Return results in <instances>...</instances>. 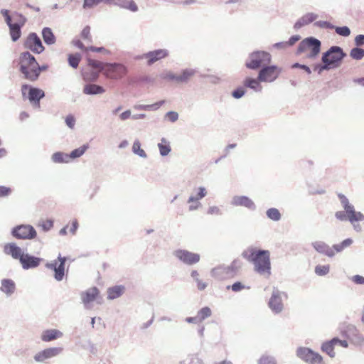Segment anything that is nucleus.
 I'll return each instance as SVG.
<instances>
[{"label":"nucleus","mask_w":364,"mask_h":364,"mask_svg":"<svg viewBox=\"0 0 364 364\" xmlns=\"http://www.w3.org/2000/svg\"><path fill=\"white\" fill-rule=\"evenodd\" d=\"M242 257L254 264V270L260 275L271 274L270 252L267 250L249 247L242 253Z\"/></svg>","instance_id":"1"},{"label":"nucleus","mask_w":364,"mask_h":364,"mask_svg":"<svg viewBox=\"0 0 364 364\" xmlns=\"http://www.w3.org/2000/svg\"><path fill=\"white\" fill-rule=\"evenodd\" d=\"M4 252L13 259H18L23 269L28 270L38 267L43 258L25 253L15 242H9L4 246Z\"/></svg>","instance_id":"2"},{"label":"nucleus","mask_w":364,"mask_h":364,"mask_svg":"<svg viewBox=\"0 0 364 364\" xmlns=\"http://www.w3.org/2000/svg\"><path fill=\"white\" fill-rule=\"evenodd\" d=\"M347 54L338 46H331L322 53L321 63H325L328 70L339 68Z\"/></svg>","instance_id":"3"},{"label":"nucleus","mask_w":364,"mask_h":364,"mask_svg":"<svg viewBox=\"0 0 364 364\" xmlns=\"http://www.w3.org/2000/svg\"><path fill=\"white\" fill-rule=\"evenodd\" d=\"M272 61L269 53L264 50H255L250 53L247 58L245 65L252 70H260Z\"/></svg>","instance_id":"4"},{"label":"nucleus","mask_w":364,"mask_h":364,"mask_svg":"<svg viewBox=\"0 0 364 364\" xmlns=\"http://www.w3.org/2000/svg\"><path fill=\"white\" fill-rule=\"evenodd\" d=\"M321 42L314 36H309L303 39L297 47L296 54H300L307 50L310 53L306 57L309 59H315L321 52Z\"/></svg>","instance_id":"5"},{"label":"nucleus","mask_w":364,"mask_h":364,"mask_svg":"<svg viewBox=\"0 0 364 364\" xmlns=\"http://www.w3.org/2000/svg\"><path fill=\"white\" fill-rule=\"evenodd\" d=\"M21 94L23 99H28L35 109H40L41 100L46 94L41 88L33 87L28 84H23L21 86Z\"/></svg>","instance_id":"6"},{"label":"nucleus","mask_w":364,"mask_h":364,"mask_svg":"<svg viewBox=\"0 0 364 364\" xmlns=\"http://www.w3.org/2000/svg\"><path fill=\"white\" fill-rule=\"evenodd\" d=\"M36 65H38V62L32 54L28 51H24L21 53L19 57V72L23 75L24 79H28L31 70Z\"/></svg>","instance_id":"7"},{"label":"nucleus","mask_w":364,"mask_h":364,"mask_svg":"<svg viewBox=\"0 0 364 364\" xmlns=\"http://www.w3.org/2000/svg\"><path fill=\"white\" fill-rule=\"evenodd\" d=\"M11 235L17 240H33L36 237L37 232L31 225H18L11 230Z\"/></svg>","instance_id":"8"},{"label":"nucleus","mask_w":364,"mask_h":364,"mask_svg":"<svg viewBox=\"0 0 364 364\" xmlns=\"http://www.w3.org/2000/svg\"><path fill=\"white\" fill-rule=\"evenodd\" d=\"M296 356L308 364H325L323 357L318 353L314 351L309 348H298Z\"/></svg>","instance_id":"9"},{"label":"nucleus","mask_w":364,"mask_h":364,"mask_svg":"<svg viewBox=\"0 0 364 364\" xmlns=\"http://www.w3.org/2000/svg\"><path fill=\"white\" fill-rule=\"evenodd\" d=\"M281 73V68L276 65L267 64L259 70V80L262 82H273L279 77Z\"/></svg>","instance_id":"10"},{"label":"nucleus","mask_w":364,"mask_h":364,"mask_svg":"<svg viewBox=\"0 0 364 364\" xmlns=\"http://www.w3.org/2000/svg\"><path fill=\"white\" fill-rule=\"evenodd\" d=\"M66 261L67 257H62L60 254L58 259L53 260L51 262H47L45 265L46 268L54 271V278L58 282L62 281L64 278Z\"/></svg>","instance_id":"11"},{"label":"nucleus","mask_w":364,"mask_h":364,"mask_svg":"<svg viewBox=\"0 0 364 364\" xmlns=\"http://www.w3.org/2000/svg\"><path fill=\"white\" fill-rule=\"evenodd\" d=\"M24 48L34 53L40 54L45 50L41 39L35 32L30 33L23 43Z\"/></svg>","instance_id":"12"},{"label":"nucleus","mask_w":364,"mask_h":364,"mask_svg":"<svg viewBox=\"0 0 364 364\" xmlns=\"http://www.w3.org/2000/svg\"><path fill=\"white\" fill-rule=\"evenodd\" d=\"M104 73L109 78L119 79L127 74V68L121 63H106Z\"/></svg>","instance_id":"13"},{"label":"nucleus","mask_w":364,"mask_h":364,"mask_svg":"<svg viewBox=\"0 0 364 364\" xmlns=\"http://www.w3.org/2000/svg\"><path fill=\"white\" fill-rule=\"evenodd\" d=\"M173 255L181 262L189 266L198 263L200 259L199 254L186 250H176L174 251Z\"/></svg>","instance_id":"14"},{"label":"nucleus","mask_w":364,"mask_h":364,"mask_svg":"<svg viewBox=\"0 0 364 364\" xmlns=\"http://www.w3.org/2000/svg\"><path fill=\"white\" fill-rule=\"evenodd\" d=\"M282 295L287 296L286 293L274 288L272 296L268 301L269 309L276 314L281 313L284 309Z\"/></svg>","instance_id":"15"},{"label":"nucleus","mask_w":364,"mask_h":364,"mask_svg":"<svg viewBox=\"0 0 364 364\" xmlns=\"http://www.w3.org/2000/svg\"><path fill=\"white\" fill-rule=\"evenodd\" d=\"M169 53V50L166 48L156 49L145 53L146 65L151 66L156 62L167 58Z\"/></svg>","instance_id":"16"},{"label":"nucleus","mask_w":364,"mask_h":364,"mask_svg":"<svg viewBox=\"0 0 364 364\" xmlns=\"http://www.w3.org/2000/svg\"><path fill=\"white\" fill-rule=\"evenodd\" d=\"M345 336L350 342L357 346H361L364 344V336L359 333L358 330L353 325H348L345 331Z\"/></svg>","instance_id":"17"},{"label":"nucleus","mask_w":364,"mask_h":364,"mask_svg":"<svg viewBox=\"0 0 364 364\" xmlns=\"http://www.w3.org/2000/svg\"><path fill=\"white\" fill-rule=\"evenodd\" d=\"M19 19L9 27V34L13 42H16L21 36V28L26 22V18L21 14H16Z\"/></svg>","instance_id":"18"},{"label":"nucleus","mask_w":364,"mask_h":364,"mask_svg":"<svg viewBox=\"0 0 364 364\" xmlns=\"http://www.w3.org/2000/svg\"><path fill=\"white\" fill-rule=\"evenodd\" d=\"M231 205L233 206H241L254 211L257 206L254 201L246 196H235L231 200Z\"/></svg>","instance_id":"19"},{"label":"nucleus","mask_w":364,"mask_h":364,"mask_svg":"<svg viewBox=\"0 0 364 364\" xmlns=\"http://www.w3.org/2000/svg\"><path fill=\"white\" fill-rule=\"evenodd\" d=\"M63 351L60 347H53L44 349L34 355V360L36 362H43L44 360L59 355Z\"/></svg>","instance_id":"20"},{"label":"nucleus","mask_w":364,"mask_h":364,"mask_svg":"<svg viewBox=\"0 0 364 364\" xmlns=\"http://www.w3.org/2000/svg\"><path fill=\"white\" fill-rule=\"evenodd\" d=\"M108 5H114L134 13L139 11V7L134 0H108Z\"/></svg>","instance_id":"21"},{"label":"nucleus","mask_w":364,"mask_h":364,"mask_svg":"<svg viewBox=\"0 0 364 364\" xmlns=\"http://www.w3.org/2000/svg\"><path fill=\"white\" fill-rule=\"evenodd\" d=\"M313 248L318 253L326 255L328 257H333L335 252L333 249L323 241H315L311 243Z\"/></svg>","instance_id":"22"},{"label":"nucleus","mask_w":364,"mask_h":364,"mask_svg":"<svg viewBox=\"0 0 364 364\" xmlns=\"http://www.w3.org/2000/svg\"><path fill=\"white\" fill-rule=\"evenodd\" d=\"M210 274L213 277L218 280H225L230 278H232L227 266L219 265L213 269L210 272Z\"/></svg>","instance_id":"23"},{"label":"nucleus","mask_w":364,"mask_h":364,"mask_svg":"<svg viewBox=\"0 0 364 364\" xmlns=\"http://www.w3.org/2000/svg\"><path fill=\"white\" fill-rule=\"evenodd\" d=\"M262 81L259 80V75L256 78L252 77H246L243 80V86L252 90L255 92H261L262 91Z\"/></svg>","instance_id":"24"},{"label":"nucleus","mask_w":364,"mask_h":364,"mask_svg":"<svg viewBox=\"0 0 364 364\" xmlns=\"http://www.w3.org/2000/svg\"><path fill=\"white\" fill-rule=\"evenodd\" d=\"M82 92L87 95H97L105 93V89L100 85L90 82L84 85Z\"/></svg>","instance_id":"25"},{"label":"nucleus","mask_w":364,"mask_h":364,"mask_svg":"<svg viewBox=\"0 0 364 364\" xmlns=\"http://www.w3.org/2000/svg\"><path fill=\"white\" fill-rule=\"evenodd\" d=\"M318 18V15L314 13H307L299 18L294 25V28L298 30L301 27L314 22Z\"/></svg>","instance_id":"26"},{"label":"nucleus","mask_w":364,"mask_h":364,"mask_svg":"<svg viewBox=\"0 0 364 364\" xmlns=\"http://www.w3.org/2000/svg\"><path fill=\"white\" fill-rule=\"evenodd\" d=\"M100 291L97 287H93L81 293V299L84 304L94 301L98 296Z\"/></svg>","instance_id":"27"},{"label":"nucleus","mask_w":364,"mask_h":364,"mask_svg":"<svg viewBox=\"0 0 364 364\" xmlns=\"http://www.w3.org/2000/svg\"><path fill=\"white\" fill-rule=\"evenodd\" d=\"M0 291L7 296H11L16 290V284L11 279H3L1 281Z\"/></svg>","instance_id":"28"},{"label":"nucleus","mask_w":364,"mask_h":364,"mask_svg":"<svg viewBox=\"0 0 364 364\" xmlns=\"http://www.w3.org/2000/svg\"><path fill=\"white\" fill-rule=\"evenodd\" d=\"M63 336V332L58 329H47L43 331L41 340L44 342H50L61 338Z\"/></svg>","instance_id":"29"},{"label":"nucleus","mask_w":364,"mask_h":364,"mask_svg":"<svg viewBox=\"0 0 364 364\" xmlns=\"http://www.w3.org/2000/svg\"><path fill=\"white\" fill-rule=\"evenodd\" d=\"M41 36L44 43L48 46L53 45L56 42V37L49 27H44L42 29Z\"/></svg>","instance_id":"30"},{"label":"nucleus","mask_w":364,"mask_h":364,"mask_svg":"<svg viewBox=\"0 0 364 364\" xmlns=\"http://www.w3.org/2000/svg\"><path fill=\"white\" fill-rule=\"evenodd\" d=\"M124 287L122 285H115L114 287L108 288L107 299L113 300L119 297L124 293Z\"/></svg>","instance_id":"31"},{"label":"nucleus","mask_w":364,"mask_h":364,"mask_svg":"<svg viewBox=\"0 0 364 364\" xmlns=\"http://www.w3.org/2000/svg\"><path fill=\"white\" fill-rule=\"evenodd\" d=\"M48 68V65L44 64L42 65H39V64L38 63V65H36L35 68L31 70V74L28 77L27 80L31 82L36 81L38 79L41 73L47 70Z\"/></svg>","instance_id":"32"},{"label":"nucleus","mask_w":364,"mask_h":364,"mask_svg":"<svg viewBox=\"0 0 364 364\" xmlns=\"http://www.w3.org/2000/svg\"><path fill=\"white\" fill-rule=\"evenodd\" d=\"M196 73V70L192 68H186L181 70V73L178 75V83H186L189 81L191 77H192Z\"/></svg>","instance_id":"33"},{"label":"nucleus","mask_w":364,"mask_h":364,"mask_svg":"<svg viewBox=\"0 0 364 364\" xmlns=\"http://www.w3.org/2000/svg\"><path fill=\"white\" fill-rule=\"evenodd\" d=\"M348 215V220L353 224L355 222L364 220V215L360 212L355 210L354 206L346 212Z\"/></svg>","instance_id":"34"},{"label":"nucleus","mask_w":364,"mask_h":364,"mask_svg":"<svg viewBox=\"0 0 364 364\" xmlns=\"http://www.w3.org/2000/svg\"><path fill=\"white\" fill-rule=\"evenodd\" d=\"M207 194H208V192H207L206 188L203 186H200L198 188L197 193L195 196H189V198L187 200V203H190L199 201L200 200L205 198L207 196Z\"/></svg>","instance_id":"35"},{"label":"nucleus","mask_w":364,"mask_h":364,"mask_svg":"<svg viewBox=\"0 0 364 364\" xmlns=\"http://www.w3.org/2000/svg\"><path fill=\"white\" fill-rule=\"evenodd\" d=\"M89 149V144H85L79 148L73 149L68 154L69 160L75 159L82 156L85 152Z\"/></svg>","instance_id":"36"},{"label":"nucleus","mask_w":364,"mask_h":364,"mask_svg":"<svg viewBox=\"0 0 364 364\" xmlns=\"http://www.w3.org/2000/svg\"><path fill=\"white\" fill-rule=\"evenodd\" d=\"M158 147L161 156H166L171 151L170 143L165 138L161 139V142L158 144Z\"/></svg>","instance_id":"37"},{"label":"nucleus","mask_w":364,"mask_h":364,"mask_svg":"<svg viewBox=\"0 0 364 364\" xmlns=\"http://www.w3.org/2000/svg\"><path fill=\"white\" fill-rule=\"evenodd\" d=\"M51 160L55 164L70 162L68 154H65L61 151L55 152L51 156Z\"/></svg>","instance_id":"38"},{"label":"nucleus","mask_w":364,"mask_h":364,"mask_svg":"<svg viewBox=\"0 0 364 364\" xmlns=\"http://www.w3.org/2000/svg\"><path fill=\"white\" fill-rule=\"evenodd\" d=\"M353 242V240L351 238H346L338 244H334L331 248L335 252L339 253L350 247Z\"/></svg>","instance_id":"39"},{"label":"nucleus","mask_w":364,"mask_h":364,"mask_svg":"<svg viewBox=\"0 0 364 364\" xmlns=\"http://www.w3.org/2000/svg\"><path fill=\"white\" fill-rule=\"evenodd\" d=\"M82 59V55L79 53H70L68 55V62L70 67L76 69Z\"/></svg>","instance_id":"40"},{"label":"nucleus","mask_w":364,"mask_h":364,"mask_svg":"<svg viewBox=\"0 0 364 364\" xmlns=\"http://www.w3.org/2000/svg\"><path fill=\"white\" fill-rule=\"evenodd\" d=\"M242 262L239 259H235L230 265L227 266L229 273L234 277L238 272L239 269L242 267Z\"/></svg>","instance_id":"41"},{"label":"nucleus","mask_w":364,"mask_h":364,"mask_svg":"<svg viewBox=\"0 0 364 364\" xmlns=\"http://www.w3.org/2000/svg\"><path fill=\"white\" fill-rule=\"evenodd\" d=\"M212 315V311L210 307L208 306H204L201 308L198 312H197V318L198 319L199 323L203 322L206 318L210 317Z\"/></svg>","instance_id":"42"},{"label":"nucleus","mask_w":364,"mask_h":364,"mask_svg":"<svg viewBox=\"0 0 364 364\" xmlns=\"http://www.w3.org/2000/svg\"><path fill=\"white\" fill-rule=\"evenodd\" d=\"M267 217L273 220V221H279L282 218V215L279 210L276 208H270L266 211Z\"/></svg>","instance_id":"43"},{"label":"nucleus","mask_w":364,"mask_h":364,"mask_svg":"<svg viewBox=\"0 0 364 364\" xmlns=\"http://www.w3.org/2000/svg\"><path fill=\"white\" fill-rule=\"evenodd\" d=\"M321 349L323 352L326 353L331 358L335 357L336 353L334 352V346L328 341H326L322 343Z\"/></svg>","instance_id":"44"},{"label":"nucleus","mask_w":364,"mask_h":364,"mask_svg":"<svg viewBox=\"0 0 364 364\" xmlns=\"http://www.w3.org/2000/svg\"><path fill=\"white\" fill-rule=\"evenodd\" d=\"M132 151L134 152V154L139 156L141 158L145 159L147 157V155L144 150L141 148V143L138 139L134 141L132 146Z\"/></svg>","instance_id":"45"},{"label":"nucleus","mask_w":364,"mask_h":364,"mask_svg":"<svg viewBox=\"0 0 364 364\" xmlns=\"http://www.w3.org/2000/svg\"><path fill=\"white\" fill-rule=\"evenodd\" d=\"M350 56L354 60H361L364 57V49L358 46L353 48L350 51Z\"/></svg>","instance_id":"46"},{"label":"nucleus","mask_w":364,"mask_h":364,"mask_svg":"<svg viewBox=\"0 0 364 364\" xmlns=\"http://www.w3.org/2000/svg\"><path fill=\"white\" fill-rule=\"evenodd\" d=\"M87 65L91 67L92 69H97L100 71H103L105 68L106 64H104L102 62L97 61L96 60H93L91 58H87Z\"/></svg>","instance_id":"47"},{"label":"nucleus","mask_w":364,"mask_h":364,"mask_svg":"<svg viewBox=\"0 0 364 364\" xmlns=\"http://www.w3.org/2000/svg\"><path fill=\"white\" fill-rule=\"evenodd\" d=\"M330 271V265H321L318 264L315 267L314 272L318 276H326L329 273Z\"/></svg>","instance_id":"48"},{"label":"nucleus","mask_w":364,"mask_h":364,"mask_svg":"<svg viewBox=\"0 0 364 364\" xmlns=\"http://www.w3.org/2000/svg\"><path fill=\"white\" fill-rule=\"evenodd\" d=\"M100 3L108 5V0H84L82 7L85 9L92 8Z\"/></svg>","instance_id":"49"},{"label":"nucleus","mask_w":364,"mask_h":364,"mask_svg":"<svg viewBox=\"0 0 364 364\" xmlns=\"http://www.w3.org/2000/svg\"><path fill=\"white\" fill-rule=\"evenodd\" d=\"M227 289H231L234 292H239L245 289H250V287H246L241 282H235L232 285H228L226 287Z\"/></svg>","instance_id":"50"},{"label":"nucleus","mask_w":364,"mask_h":364,"mask_svg":"<svg viewBox=\"0 0 364 364\" xmlns=\"http://www.w3.org/2000/svg\"><path fill=\"white\" fill-rule=\"evenodd\" d=\"M0 13L4 16V21L9 28L14 26V22H13L12 17L10 15V11L8 9H2L0 11Z\"/></svg>","instance_id":"51"},{"label":"nucleus","mask_w":364,"mask_h":364,"mask_svg":"<svg viewBox=\"0 0 364 364\" xmlns=\"http://www.w3.org/2000/svg\"><path fill=\"white\" fill-rule=\"evenodd\" d=\"M334 30L338 35L343 36V37H348L350 34V30L346 26H335Z\"/></svg>","instance_id":"52"},{"label":"nucleus","mask_w":364,"mask_h":364,"mask_svg":"<svg viewBox=\"0 0 364 364\" xmlns=\"http://www.w3.org/2000/svg\"><path fill=\"white\" fill-rule=\"evenodd\" d=\"M338 197L339 198L341 203L346 212H347L351 208L353 207V205L349 203L348 199L347 198V197L345 195H343L342 193H339V194H338Z\"/></svg>","instance_id":"53"},{"label":"nucleus","mask_w":364,"mask_h":364,"mask_svg":"<svg viewBox=\"0 0 364 364\" xmlns=\"http://www.w3.org/2000/svg\"><path fill=\"white\" fill-rule=\"evenodd\" d=\"M245 90L244 87L239 86L234 90H232L231 95L235 99H240L245 95Z\"/></svg>","instance_id":"54"},{"label":"nucleus","mask_w":364,"mask_h":364,"mask_svg":"<svg viewBox=\"0 0 364 364\" xmlns=\"http://www.w3.org/2000/svg\"><path fill=\"white\" fill-rule=\"evenodd\" d=\"M316 27L326 29H334L335 26L327 21H318L314 23Z\"/></svg>","instance_id":"55"},{"label":"nucleus","mask_w":364,"mask_h":364,"mask_svg":"<svg viewBox=\"0 0 364 364\" xmlns=\"http://www.w3.org/2000/svg\"><path fill=\"white\" fill-rule=\"evenodd\" d=\"M258 364H277V361L272 356L262 355L258 360Z\"/></svg>","instance_id":"56"},{"label":"nucleus","mask_w":364,"mask_h":364,"mask_svg":"<svg viewBox=\"0 0 364 364\" xmlns=\"http://www.w3.org/2000/svg\"><path fill=\"white\" fill-rule=\"evenodd\" d=\"M165 119L173 123L178 119V113L175 111H168L164 116Z\"/></svg>","instance_id":"57"},{"label":"nucleus","mask_w":364,"mask_h":364,"mask_svg":"<svg viewBox=\"0 0 364 364\" xmlns=\"http://www.w3.org/2000/svg\"><path fill=\"white\" fill-rule=\"evenodd\" d=\"M291 68H300L301 70H304L309 75H310L311 73V68L308 65H304V64H301L299 63H294V64H292Z\"/></svg>","instance_id":"58"},{"label":"nucleus","mask_w":364,"mask_h":364,"mask_svg":"<svg viewBox=\"0 0 364 364\" xmlns=\"http://www.w3.org/2000/svg\"><path fill=\"white\" fill-rule=\"evenodd\" d=\"M66 125L70 128L73 129L75 124V118L73 114H68L65 119Z\"/></svg>","instance_id":"59"},{"label":"nucleus","mask_w":364,"mask_h":364,"mask_svg":"<svg viewBox=\"0 0 364 364\" xmlns=\"http://www.w3.org/2000/svg\"><path fill=\"white\" fill-rule=\"evenodd\" d=\"M207 213L208 215H221L223 214L222 210L219 208V207L213 205L210 206L207 210Z\"/></svg>","instance_id":"60"},{"label":"nucleus","mask_w":364,"mask_h":364,"mask_svg":"<svg viewBox=\"0 0 364 364\" xmlns=\"http://www.w3.org/2000/svg\"><path fill=\"white\" fill-rule=\"evenodd\" d=\"M314 70L321 75L323 71L328 70V69L325 63H321L314 65Z\"/></svg>","instance_id":"61"},{"label":"nucleus","mask_w":364,"mask_h":364,"mask_svg":"<svg viewBox=\"0 0 364 364\" xmlns=\"http://www.w3.org/2000/svg\"><path fill=\"white\" fill-rule=\"evenodd\" d=\"M11 188L4 186H0V198L9 196L11 193Z\"/></svg>","instance_id":"62"},{"label":"nucleus","mask_w":364,"mask_h":364,"mask_svg":"<svg viewBox=\"0 0 364 364\" xmlns=\"http://www.w3.org/2000/svg\"><path fill=\"white\" fill-rule=\"evenodd\" d=\"M53 227V221L52 220H47L41 224V228L43 231L48 232Z\"/></svg>","instance_id":"63"},{"label":"nucleus","mask_w":364,"mask_h":364,"mask_svg":"<svg viewBox=\"0 0 364 364\" xmlns=\"http://www.w3.org/2000/svg\"><path fill=\"white\" fill-rule=\"evenodd\" d=\"M354 42L358 47L364 46V34L357 35L354 39Z\"/></svg>","instance_id":"64"}]
</instances>
